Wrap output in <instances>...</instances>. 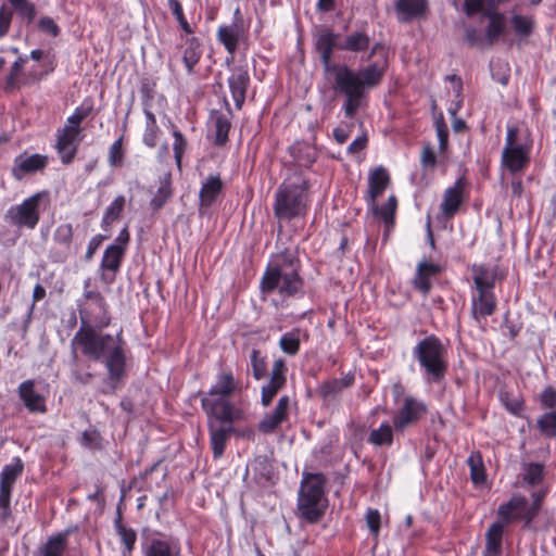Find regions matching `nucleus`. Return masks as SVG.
<instances>
[{
    "instance_id": "1",
    "label": "nucleus",
    "mask_w": 556,
    "mask_h": 556,
    "mask_svg": "<svg viewBox=\"0 0 556 556\" xmlns=\"http://www.w3.org/2000/svg\"><path fill=\"white\" fill-rule=\"evenodd\" d=\"M336 46L331 31L323 30L318 35L316 48L325 72L332 78L333 91L344 96L343 111L346 117L352 118L365 105L367 90L380 83L383 70L377 64H371L356 72L344 64H332L331 58Z\"/></svg>"
},
{
    "instance_id": "2",
    "label": "nucleus",
    "mask_w": 556,
    "mask_h": 556,
    "mask_svg": "<svg viewBox=\"0 0 556 556\" xmlns=\"http://www.w3.org/2000/svg\"><path fill=\"white\" fill-rule=\"evenodd\" d=\"M237 390L239 384L232 372L220 371L216 382L201 399L202 408L210 417L208 432L214 458L223 456L230 435L236 433L233 424L247 419L244 409L230 400Z\"/></svg>"
},
{
    "instance_id": "3",
    "label": "nucleus",
    "mask_w": 556,
    "mask_h": 556,
    "mask_svg": "<svg viewBox=\"0 0 556 556\" xmlns=\"http://www.w3.org/2000/svg\"><path fill=\"white\" fill-rule=\"evenodd\" d=\"M72 346L105 367L113 389L124 378L126 374L125 341L119 333L104 334L92 327H80L72 340Z\"/></svg>"
},
{
    "instance_id": "4",
    "label": "nucleus",
    "mask_w": 556,
    "mask_h": 556,
    "mask_svg": "<svg viewBox=\"0 0 556 556\" xmlns=\"http://www.w3.org/2000/svg\"><path fill=\"white\" fill-rule=\"evenodd\" d=\"M72 346L105 367L113 389L124 378L126 374L125 341L119 333L104 334L92 327H80L72 340Z\"/></svg>"
},
{
    "instance_id": "5",
    "label": "nucleus",
    "mask_w": 556,
    "mask_h": 556,
    "mask_svg": "<svg viewBox=\"0 0 556 556\" xmlns=\"http://www.w3.org/2000/svg\"><path fill=\"white\" fill-rule=\"evenodd\" d=\"M299 261L293 253L285 251L277 254L268 264L260 282L264 295L276 294L278 300H273L278 306L289 298L303 294V280L299 276Z\"/></svg>"
},
{
    "instance_id": "6",
    "label": "nucleus",
    "mask_w": 556,
    "mask_h": 556,
    "mask_svg": "<svg viewBox=\"0 0 556 556\" xmlns=\"http://www.w3.org/2000/svg\"><path fill=\"white\" fill-rule=\"evenodd\" d=\"M413 358L418 362L422 377L428 383L440 382L447 371V351L435 336L420 340L412 350Z\"/></svg>"
},
{
    "instance_id": "7",
    "label": "nucleus",
    "mask_w": 556,
    "mask_h": 556,
    "mask_svg": "<svg viewBox=\"0 0 556 556\" xmlns=\"http://www.w3.org/2000/svg\"><path fill=\"white\" fill-rule=\"evenodd\" d=\"M307 181L301 175L288 178L276 192L275 215L286 220L303 215L307 207Z\"/></svg>"
},
{
    "instance_id": "8",
    "label": "nucleus",
    "mask_w": 556,
    "mask_h": 556,
    "mask_svg": "<svg viewBox=\"0 0 556 556\" xmlns=\"http://www.w3.org/2000/svg\"><path fill=\"white\" fill-rule=\"evenodd\" d=\"M49 204L48 192H37L22 203L8 208L4 219L18 228L34 229L40 219L41 211Z\"/></svg>"
},
{
    "instance_id": "9",
    "label": "nucleus",
    "mask_w": 556,
    "mask_h": 556,
    "mask_svg": "<svg viewBox=\"0 0 556 556\" xmlns=\"http://www.w3.org/2000/svg\"><path fill=\"white\" fill-rule=\"evenodd\" d=\"M90 112L91 108H76L74 113L67 117L65 126L58 130L56 149L63 163H70L73 160L81 132L80 123Z\"/></svg>"
},
{
    "instance_id": "10",
    "label": "nucleus",
    "mask_w": 556,
    "mask_h": 556,
    "mask_svg": "<svg viewBox=\"0 0 556 556\" xmlns=\"http://www.w3.org/2000/svg\"><path fill=\"white\" fill-rule=\"evenodd\" d=\"M530 147L521 141L516 127H508L502 151V165L510 173L521 172L529 164Z\"/></svg>"
},
{
    "instance_id": "11",
    "label": "nucleus",
    "mask_w": 556,
    "mask_h": 556,
    "mask_svg": "<svg viewBox=\"0 0 556 556\" xmlns=\"http://www.w3.org/2000/svg\"><path fill=\"white\" fill-rule=\"evenodd\" d=\"M536 516L535 506H530V502L522 495L515 494L508 502L498 506L497 517L503 523L508 525L514 521H522L526 530L535 532L536 528L532 523Z\"/></svg>"
},
{
    "instance_id": "12",
    "label": "nucleus",
    "mask_w": 556,
    "mask_h": 556,
    "mask_svg": "<svg viewBox=\"0 0 556 556\" xmlns=\"http://www.w3.org/2000/svg\"><path fill=\"white\" fill-rule=\"evenodd\" d=\"M495 5L496 4H485V9L480 12L484 17H488L489 20V24L486 26L484 36H482L475 28L468 27L466 29V39L470 45L480 48L491 46L496 39H498L505 33V17L503 14L494 10Z\"/></svg>"
},
{
    "instance_id": "13",
    "label": "nucleus",
    "mask_w": 556,
    "mask_h": 556,
    "mask_svg": "<svg viewBox=\"0 0 556 556\" xmlns=\"http://www.w3.org/2000/svg\"><path fill=\"white\" fill-rule=\"evenodd\" d=\"M84 296L86 303L79 308L81 327H90V323L99 327L108 326L110 318L106 314V303L101 293L89 290L84 293Z\"/></svg>"
},
{
    "instance_id": "14",
    "label": "nucleus",
    "mask_w": 556,
    "mask_h": 556,
    "mask_svg": "<svg viewBox=\"0 0 556 556\" xmlns=\"http://www.w3.org/2000/svg\"><path fill=\"white\" fill-rule=\"evenodd\" d=\"M24 465L18 457L5 465L0 473V508L2 518H8L11 509V492L16 479L22 475Z\"/></svg>"
},
{
    "instance_id": "15",
    "label": "nucleus",
    "mask_w": 556,
    "mask_h": 556,
    "mask_svg": "<svg viewBox=\"0 0 556 556\" xmlns=\"http://www.w3.org/2000/svg\"><path fill=\"white\" fill-rule=\"evenodd\" d=\"M245 28L243 17L240 10L236 9L233 13V21L229 25L219 26L216 36L228 53L232 54L237 50L239 41L243 38Z\"/></svg>"
},
{
    "instance_id": "16",
    "label": "nucleus",
    "mask_w": 556,
    "mask_h": 556,
    "mask_svg": "<svg viewBox=\"0 0 556 556\" xmlns=\"http://www.w3.org/2000/svg\"><path fill=\"white\" fill-rule=\"evenodd\" d=\"M287 367L283 359L278 358L274 362L269 380L261 389V403L264 407L269 406L278 391L287 382Z\"/></svg>"
},
{
    "instance_id": "17",
    "label": "nucleus",
    "mask_w": 556,
    "mask_h": 556,
    "mask_svg": "<svg viewBox=\"0 0 556 556\" xmlns=\"http://www.w3.org/2000/svg\"><path fill=\"white\" fill-rule=\"evenodd\" d=\"M425 412L426 407L422 402L412 396H406L402 407L393 417L394 429L397 431L404 430L409 425L416 422Z\"/></svg>"
},
{
    "instance_id": "18",
    "label": "nucleus",
    "mask_w": 556,
    "mask_h": 556,
    "mask_svg": "<svg viewBox=\"0 0 556 556\" xmlns=\"http://www.w3.org/2000/svg\"><path fill=\"white\" fill-rule=\"evenodd\" d=\"M177 542L165 535L149 536L142 543V556H179Z\"/></svg>"
},
{
    "instance_id": "19",
    "label": "nucleus",
    "mask_w": 556,
    "mask_h": 556,
    "mask_svg": "<svg viewBox=\"0 0 556 556\" xmlns=\"http://www.w3.org/2000/svg\"><path fill=\"white\" fill-rule=\"evenodd\" d=\"M465 200V181L457 179L453 186L445 189L440 205L444 218H452L459 210Z\"/></svg>"
},
{
    "instance_id": "20",
    "label": "nucleus",
    "mask_w": 556,
    "mask_h": 556,
    "mask_svg": "<svg viewBox=\"0 0 556 556\" xmlns=\"http://www.w3.org/2000/svg\"><path fill=\"white\" fill-rule=\"evenodd\" d=\"M291 400L288 395H282L275 408L263 417L258 424V429L263 433L273 432L278 426L288 419Z\"/></svg>"
},
{
    "instance_id": "21",
    "label": "nucleus",
    "mask_w": 556,
    "mask_h": 556,
    "mask_svg": "<svg viewBox=\"0 0 556 556\" xmlns=\"http://www.w3.org/2000/svg\"><path fill=\"white\" fill-rule=\"evenodd\" d=\"M124 248L119 244L109 245L102 256L100 268L103 270L102 278L105 281L113 280L124 258Z\"/></svg>"
},
{
    "instance_id": "22",
    "label": "nucleus",
    "mask_w": 556,
    "mask_h": 556,
    "mask_svg": "<svg viewBox=\"0 0 556 556\" xmlns=\"http://www.w3.org/2000/svg\"><path fill=\"white\" fill-rule=\"evenodd\" d=\"M18 394L29 412L45 413L47 410L46 400L35 390L34 380L23 381L18 386Z\"/></svg>"
},
{
    "instance_id": "23",
    "label": "nucleus",
    "mask_w": 556,
    "mask_h": 556,
    "mask_svg": "<svg viewBox=\"0 0 556 556\" xmlns=\"http://www.w3.org/2000/svg\"><path fill=\"white\" fill-rule=\"evenodd\" d=\"M496 300L493 291H476L471 296V314L476 320L493 314Z\"/></svg>"
},
{
    "instance_id": "24",
    "label": "nucleus",
    "mask_w": 556,
    "mask_h": 556,
    "mask_svg": "<svg viewBox=\"0 0 556 556\" xmlns=\"http://www.w3.org/2000/svg\"><path fill=\"white\" fill-rule=\"evenodd\" d=\"M505 523L496 520L490 525L485 532L484 556H501Z\"/></svg>"
},
{
    "instance_id": "25",
    "label": "nucleus",
    "mask_w": 556,
    "mask_h": 556,
    "mask_svg": "<svg viewBox=\"0 0 556 556\" xmlns=\"http://www.w3.org/2000/svg\"><path fill=\"white\" fill-rule=\"evenodd\" d=\"M46 164L47 159L42 155H20L14 161L12 172L16 179H22L26 174L43 168Z\"/></svg>"
},
{
    "instance_id": "26",
    "label": "nucleus",
    "mask_w": 556,
    "mask_h": 556,
    "mask_svg": "<svg viewBox=\"0 0 556 556\" xmlns=\"http://www.w3.org/2000/svg\"><path fill=\"white\" fill-rule=\"evenodd\" d=\"M248 83L249 74L245 70L240 67L235 68L228 78L231 97L238 109H240L244 102Z\"/></svg>"
},
{
    "instance_id": "27",
    "label": "nucleus",
    "mask_w": 556,
    "mask_h": 556,
    "mask_svg": "<svg viewBox=\"0 0 556 556\" xmlns=\"http://www.w3.org/2000/svg\"><path fill=\"white\" fill-rule=\"evenodd\" d=\"M390 182L388 170L383 166L376 167L368 177V198L370 205L382 194Z\"/></svg>"
},
{
    "instance_id": "28",
    "label": "nucleus",
    "mask_w": 556,
    "mask_h": 556,
    "mask_svg": "<svg viewBox=\"0 0 556 556\" xmlns=\"http://www.w3.org/2000/svg\"><path fill=\"white\" fill-rule=\"evenodd\" d=\"M324 500L299 495L298 509L300 515L308 522H316L324 513Z\"/></svg>"
},
{
    "instance_id": "29",
    "label": "nucleus",
    "mask_w": 556,
    "mask_h": 556,
    "mask_svg": "<svg viewBox=\"0 0 556 556\" xmlns=\"http://www.w3.org/2000/svg\"><path fill=\"white\" fill-rule=\"evenodd\" d=\"M325 482L323 473H304L299 495L324 500Z\"/></svg>"
},
{
    "instance_id": "30",
    "label": "nucleus",
    "mask_w": 556,
    "mask_h": 556,
    "mask_svg": "<svg viewBox=\"0 0 556 556\" xmlns=\"http://www.w3.org/2000/svg\"><path fill=\"white\" fill-rule=\"evenodd\" d=\"M223 189V182L218 175L208 176L201 186L199 198L201 206H211Z\"/></svg>"
},
{
    "instance_id": "31",
    "label": "nucleus",
    "mask_w": 556,
    "mask_h": 556,
    "mask_svg": "<svg viewBox=\"0 0 556 556\" xmlns=\"http://www.w3.org/2000/svg\"><path fill=\"white\" fill-rule=\"evenodd\" d=\"M67 545L66 534L59 533L47 540L33 556H63Z\"/></svg>"
},
{
    "instance_id": "32",
    "label": "nucleus",
    "mask_w": 556,
    "mask_h": 556,
    "mask_svg": "<svg viewBox=\"0 0 556 556\" xmlns=\"http://www.w3.org/2000/svg\"><path fill=\"white\" fill-rule=\"evenodd\" d=\"M370 45L369 36L364 31H354L345 37V39L338 43L337 48L350 52H363L367 50Z\"/></svg>"
},
{
    "instance_id": "33",
    "label": "nucleus",
    "mask_w": 556,
    "mask_h": 556,
    "mask_svg": "<svg viewBox=\"0 0 556 556\" xmlns=\"http://www.w3.org/2000/svg\"><path fill=\"white\" fill-rule=\"evenodd\" d=\"M201 55L202 50L199 40L195 37L187 38L182 51V62L189 74L193 72V68L199 63Z\"/></svg>"
},
{
    "instance_id": "34",
    "label": "nucleus",
    "mask_w": 556,
    "mask_h": 556,
    "mask_svg": "<svg viewBox=\"0 0 556 556\" xmlns=\"http://www.w3.org/2000/svg\"><path fill=\"white\" fill-rule=\"evenodd\" d=\"M425 9V0H397L395 3V10L402 21L420 15Z\"/></svg>"
},
{
    "instance_id": "35",
    "label": "nucleus",
    "mask_w": 556,
    "mask_h": 556,
    "mask_svg": "<svg viewBox=\"0 0 556 556\" xmlns=\"http://www.w3.org/2000/svg\"><path fill=\"white\" fill-rule=\"evenodd\" d=\"M368 442L375 446H390L393 443L392 426L384 421L379 428L372 429L369 433Z\"/></svg>"
},
{
    "instance_id": "36",
    "label": "nucleus",
    "mask_w": 556,
    "mask_h": 556,
    "mask_svg": "<svg viewBox=\"0 0 556 556\" xmlns=\"http://www.w3.org/2000/svg\"><path fill=\"white\" fill-rule=\"evenodd\" d=\"M302 336H306V333L299 328L286 332L279 340L280 349L286 354L295 355L299 352Z\"/></svg>"
},
{
    "instance_id": "37",
    "label": "nucleus",
    "mask_w": 556,
    "mask_h": 556,
    "mask_svg": "<svg viewBox=\"0 0 556 556\" xmlns=\"http://www.w3.org/2000/svg\"><path fill=\"white\" fill-rule=\"evenodd\" d=\"M495 275L486 267L480 266L475 269L473 283L476 291H493Z\"/></svg>"
},
{
    "instance_id": "38",
    "label": "nucleus",
    "mask_w": 556,
    "mask_h": 556,
    "mask_svg": "<svg viewBox=\"0 0 556 556\" xmlns=\"http://www.w3.org/2000/svg\"><path fill=\"white\" fill-rule=\"evenodd\" d=\"M125 202H126V200H125L124 195H117L111 202V204L106 207V210L103 214V217H102L101 226L103 228L110 226L113 222H115L119 217L121 213L124 210Z\"/></svg>"
},
{
    "instance_id": "39",
    "label": "nucleus",
    "mask_w": 556,
    "mask_h": 556,
    "mask_svg": "<svg viewBox=\"0 0 556 556\" xmlns=\"http://www.w3.org/2000/svg\"><path fill=\"white\" fill-rule=\"evenodd\" d=\"M470 468V477L475 484H481L485 481L484 466L482 463L481 455L479 453H472L468 460Z\"/></svg>"
},
{
    "instance_id": "40",
    "label": "nucleus",
    "mask_w": 556,
    "mask_h": 556,
    "mask_svg": "<svg viewBox=\"0 0 556 556\" xmlns=\"http://www.w3.org/2000/svg\"><path fill=\"white\" fill-rule=\"evenodd\" d=\"M501 403L505 408L515 416H521L523 412V400L519 395H513L508 391H503L500 394Z\"/></svg>"
},
{
    "instance_id": "41",
    "label": "nucleus",
    "mask_w": 556,
    "mask_h": 556,
    "mask_svg": "<svg viewBox=\"0 0 556 556\" xmlns=\"http://www.w3.org/2000/svg\"><path fill=\"white\" fill-rule=\"evenodd\" d=\"M17 14L25 20L26 24L34 22L36 17V7L28 0H9Z\"/></svg>"
},
{
    "instance_id": "42",
    "label": "nucleus",
    "mask_w": 556,
    "mask_h": 556,
    "mask_svg": "<svg viewBox=\"0 0 556 556\" xmlns=\"http://www.w3.org/2000/svg\"><path fill=\"white\" fill-rule=\"evenodd\" d=\"M115 528L117 534L119 536L121 543L124 547V554L130 553L134 549L136 543V532L132 529L126 528L122 525V521L118 519L115 522Z\"/></svg>"
},
{
    "instance_id": "43",
    "label": "nucleus",
    "mask_w": 556,
    "mask_h": 556,
    "mask_svg": "<svg viewBox=\"0 0 556 556\" xmlns=\"http://www.w3.org/2000/svg\"><path fill=\"white\" fill-rule=\"evenodd\" d=\"M544 467L539 463H531L523 467L522 480L528 485H536L543 479Z\"/></svg>"
},
{
    "instance_id": "44",
    "label": "nucleus",
    "mask_w": 556,
    "mask_h": 556,
    "mask_svg": "<svg viewBox=\"0 0 556 556\" xmlns=\"http://www.w3.org/2000/svg\"><path fill=\"white\" fill-rule=\"evenodd\" d=\"M293 151L294 153L298 152V154H294V159L299 166L308 167L315 162L316 151L313 147L300 144L293 148Z\"/></svg>"
},
{
    "instance_id": "45",
    "label": "nucleus",
    "mask_w": 556,
    "mask_h": 556,
    "mask_svg": "<svg viewBox=\"0 0 556 556\" xmlns=\"http://www.w3.org/2000/svg\"><path fill=\"white\" fill-rule=\"evenodd\" d=\"M510 23L515 34L521 38L528 37L533 28V21L529 16L516 14L511 17Z\"/></svg>"
},
{
    "instance_id": "46",
    "label": "nucleus",
    "mask_w": 556,
    "mask_h": 556,
    "mask_svg": "<svg viewBox=\"0 0 556 556\" xmlns=\"http://www.w3.org/2000/svg\"><path fill=\"white\" fill-rule=\"evenodd\" d=\"M538 428L546 437H556V410L543 414L538 419Z\"/></svg>"
},
{
    "instance_id": "47",
    "label": "nucleus",
    "mask_w": 556,
    "mask_h": 556,
    "mask_svg": "<svg viewBox=\"0 0 556 556\" xmlns=\"http://www.w3.org/2000/svg\"><path fill=\"white\" fill-rule=\"evenodd\" d=\"M251 367L253 377L256 380H261L266 376V362L265 358L260 355V352L257 350H253L251 353Z\"/></svg>"
},
{
    "instance_id": "48",
    "label": "nucleus",
    "mask_w": 556,
    "mask_h": 556,
    "mask_svg": "<svg viewBox=\"0 0 556 556\" xmlns=\"http://www.w3.org/2000/svg\"><path fill=\"white\" fill-rule=\"evenodd\" d=\"M173 137H174V143H173V151H174V157L177 166L180 168L181 166V160L182 155L186 151L187 142L184 137V135L177 129H173Z\"/></svg>"
},
{
    "instance_id": "49",
    "label": "nucleus",
    "mask_w": 556,
    "mask_h": 556,
    "mask_svg": "<svg viewBox=\"0 0 556 556\" xmlns=\"http://www.w3.org/2000/svg\"><path fill=\"white\" fill-rule=\"evenodd\" d=\"M215 130H216V143L224 144L228 139V132L230 129V123L228 118L224 115H218L215 117Z\"/></svg>"
},
{
    "instance_id": "50",
    "label": "nucleus",
    "mask_w": 556,
    "mask_h": 556,
    "mask_svg": "<svg viewBox=\"0 0 556 556\" xmlns=\"http://www.w3.org/2000/svg\"><path fill=\"white\" fill-rule=\"evenodd\" d=\"M124 160L123 138L115 140L109 150V164L111 167L121 166Z\"/></svg>"
},
{
    "instance_id": "51",
    "label": "nucleus",
    "mask_w": 556,
    "mask_h": 556,
    "mask_svg": "<svg viewBox=\"0 0 556 556\" xmlns=\"http://www.w3.org/2000/svg\"><path fill=\"white\" fill-rule=\"evenodd\" d=\"M37 28L51 37H58L61 33L60 26L55 23V21L50 16H41L37 22Z\"/></svg>"
},
{
    "instance_id": "52",
    "label": "nucleus",
    "mask_w": 556,
    "mask_h": 556,
    "mask_svg": "<svg viewBox=\"0 0 556 556\" xmlns=\"http://www.w3.org/2000/svg\"><path fill=\"white\" fill-rule=\"evenodd\" d=\"M168 2H169V7L172 9V12L175 15V17H176L179 26L181 27V29L187 35L192 34L193 30H192L190 24L188 23V21L186 20L185 15H184V10H182L181 3L178 0H168Z\"/></svg>"
},
{
    "instance_id": "53",
    "label": "nucleus",
    "mask_w": 556,
    "mask_h": 556,
    "mask_svg": "<svg viewBox=\"0 0 556 556\" xmlns=\"http://www.w3.org/2000/svg\"><path fill=\"white\" fill-rule=\"evenodd\" d=\"M170 194H172V190H170L169 181L167 179H165L164 181L161 182V185L157 189V192L153 197V199L151 201L152 205L156 208L161 207L167 201V199L170 197Z\"/></svg>"
},
{
    "instance_id": "54",
    "label": "nucleus",
    "mask_w": 556,
    "mask_h": 556,
    "mask_svg": "<svg viewBox=\"0 0 556 556\" xmlns=\"http://www.w3.org/2000/svg\"><path fill=\"white\" fill-rule=\"evenodd\" d=\"M540 402L543 409L556 410V390L551 386L546 387L540 395Z\"/></svg>"
},
{
    "instance_id": "55",
    "label": "nucleus",
    "mask_w": 556,
    "mask_h": 556,
    "mask_svg": "<svg viewBox=\"0 0 556 556\" xmlns=\"http://www.w3.org/2000/svg\"><path fill=\"white\" fill-rule=\"evenodd\" d=\"M73 228L71 224H61L56 227L53 238L56 242L68 245L72 241Z\"/></svg>"
},
{
    "instance_id": "56",
    "label": "nucleus",
    "mask_w": 556,
    "mask_h": 556,
    "mask_svg": "<svg viewBox=\"0 0 556 556\" xmlns=\"http://www.w3.org/2000/svg\"><path fill=\"white\" fill-rule=\"evenodd\" d=\"M485 4H495V0H465L464 10L467 15H473L485 9Z\"/></svg>"
},
{
    "instance_id": "57",
    "label": "nucleus",
    "mask_w": 556,
    "mask_h": 556,
    "mask_svg": "<svg viewBox=\"0 0 556 556\" xmlns=\"http://www.w3.org/2000/svg\"><path fill=\"white\" fill-rule=\"evenodd\" d=\"M435 130L439 140V150L440 152H444L447 148L448 131L442 116L435 121Z\"/></svg>"
},
{
    "instance_id": "58",
    "label": "nucleus",
    "mask_w": 556,
    "mask_h": 556,
    "mask_svg": "<svg viewBox=\"0 0 556 556\" xmlns=\"http://www.w3.org/2000/svg\"><path fill=\"white\" fill-rule=\"evenodd\" d=\"M160 128L157 125H146L142 141L149 148H154L159 139Z\"/></svg>"
},
{
    "instance_id": "59",
    "label": "nucleus",
    "mask_w": 556,
    "mask_h": 556,
    "mask_svg": "<svg viewBox=\"0 0 556 556\" xmlns=\"http://www.w3.org/2000/svg\"><path fill=\"white\" fill-rule=\"evenodd\" d=\"M344 383L340 380H333L321 387V394L325 399L332 400L342 390Z\"/></svg>"
},
{
    "instance_id": "60",
    "label": "nucleus",
    "mask_w": 556,
    "mask_h": 556,
    "mask_svg": "<svg viewBox=\"0 0 556 556\" xmlns=\"http://www.w3.org/2000/svg\"><path fill=\"white\" fill-rule=\"evenodd\" d=\"M372 210L376 214H378L384 222L387 227H391L393 225V217L395 210L383 204L381 207L376 206V202L371 205Z\"/></svg>"
},
{
    "instance_id": "61",
    "label": "nucleus",
    "mask_w": 556,
    "mask_h": 556,
    "mask_svg": "<svg viewBox=\"0 0 556 556\" xmlns=\"http://www.w3.org/2000/svg\"><path fill=\"white\" fill-rule=\"evenodd\" d=\"M366 521L370 532L375 535L378 534L380 529V514L376 509H369L366 514Z\"/></svg>"
},
{
    "instance_id": "62",
    "label": "nucleus",
    "mask_w": 556,
    "mask_h": 556,
    "mask_svg": "<svg viewBox=\"0 0 556 556\" xmlns=\"http://www.w3.org/2000/svg\"><path fill=\"white\" fill-rule=\"evenodd\" d=\"M12 22V12L2 7L0 9V38L5 36L10 29V25Z\"/></svg>"
},
{
    "instance_id": "63",
    "label": "nucleus",
    "mask_w": 556,
    "mask_h": 556,
    "mask_svg": "<svg viewBox=\"0 0 556 556\" xmlns=\"http://www.w3.org/2000/svg\"><path fill=\"white\" fill-rule=\"evenodd\" d=\"M413 282L415 288L418 289L424 294H427L431 289L429 277H427L425 274H420V271L418 270Z\"/></svg>"
},
{
    "instance_id": "64",
    "label": "nucleus",
    "mask_w": 556,
    "mask_h": 556,
    "mask_svg": "<svg viewBox=\"0 0 556 556\" xmlns=\"http://www.w3.org/2000/svg\"><path fill=\"white\" fill-rule=\"evenodd\" d=\"M420 162H421L422 166H425V167H434L435 154L429 146H427L422 149V152L420 155Z\"/></svg>"
}]
</instances>
